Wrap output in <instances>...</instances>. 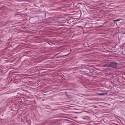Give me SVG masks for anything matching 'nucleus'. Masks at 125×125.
Here are the masks:
<instances>
[{
	"mask_svg": "<svg viewBox=\"0 0 125 125\" xmlns=\"http://www.w3.org/2000/svg\"><path fill=\"white\" fill-rule=\"evenodd\" d=\"M107 93H101L98 94L101 95H105L107 94Z\"/></svg>",
	"mask_w": 125,
	"mask_h": 125,
	"instance_id": "2",
	"label": "nucleus"
},
{
	"mask_svg": "<svg viewBox=\"0 0 125 125\" xmlns=\"http://www.w3.org/2000/svg\"><path fill=\"white\" fill-rule=\"evenodd\" d=\"M120 19H117V20H114V21H119L120 20Z\"/></svg>",
	"mask_w": 125,
	"mask_h": 125,
	"instance_id": "4",
	"label": "nucleus"
},
{
	"mask_svg": "<svg viewBox=\"0 0 125 125\" xmlns=\"http://www.w3.org/2000/svg\"><path fill=\"white\" fill-rule=\"evenodd\" d=\"M104 66L106 67H110V63H107V64L104 65Z\"/></svg>",
	"mask_w": 125,
	"mask_h": 125,
	"instance_id": "3",
	"label": "nucleus"
},
{
	"mask_svg": "<svg viewBox=\"0 0 125 125\" xmlns=\"http://www.w3.org/2000/svg\"><path fill=\"white\" fill-rule=\"evenodd\" d=\"M117 63L116 62H111L110 63V67L115 68L117 66Z\"/></svg>",
	"mask_w": 125,
	"mask_h": 125,
	"instance_id": "1",
	"label": "nucleus"
}]
</instances>
